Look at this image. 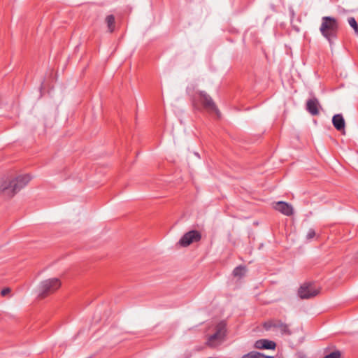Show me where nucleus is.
Returning a JSON list of instances; mask_svg holds the SVG:
<instances>
[{"mask_svg": "<svg viewBox=\"0 0 358 358\" xmlns=\"http://www.w3.org/2000/svg\"><path fill=\"white\" fill-rule=\"evenodd\" d=\"M201 239V234L199 231L191 230L181 237L178 244L182 247H187L193 243L199 242Z\"/></svg>", "mask_w": 358, "mask_h": 358, "instance_id": "obj_7", "label": "nucleus"}, {"mask_svg": "<svg viewBox=\"0 0 358 358\" xmlns=\"http://www.w3.org/2000/svg\"><path fill=\"white\" fill-rule=\"evenodd\" d=\"M274 208L287 216H290L294 213V209L292 205L285 201H278L275 203Z\"/></svg>", "mask_w": 358, "mask_h": 358, "instance_id": "obj_9", "label": "nucleus"}, {"mask_svg": "<svg viewBox=\"0 0 358 358\" xmlns=\"http://www.w3.org/2000/svg\"><path fill=\"white\" fill-rule=\"evenodd\" d=\"M262 327L266 331H269L272 328L278 329L282 334L287 336H290L292 334V331L289 329V324L283 322L280 320H269L264 322L262 324Z\"/></svg>", "mask_w": 358, "mask_h": 358, "instance_id": "obj_5", "label": "nucleus"}, {"mask_svg": "<svg viewBox=\"0 0 358 358\" xmlns=\"http://www.w3.org/2000/svg\"><path fill=\"white\" fill-rule=\"evenodd\" d=\"M301 358H305L304 357H301Z\"/></svg>", "mask_w": 358, "mask_h": 358, "instance_id": "obj_21", "label": "nucleus"}, {"mask_svg": "<svg viewBox=\"0 0 358 358\" xmlns=\"http://www.w3.org/2000/svg\"><path fill=\"white\" fill-rule=\"evenodd\" d=\"M315 236V231L313 229H310L306 234L307 240H311Z\"/></svg>", "mask_w": 358, "mask_h": 358, "instance_id": "obj_18", "label": "nucleus"}, {"mask_svg": "<svg viewBox=\"0 0 358 358\" xmlns=\"http://www.w3.org/2000/svg\"><path fill=\"white\" fill-rule=\"evenodd\" d=\"M61 286V282L58 278H54L43 280L41 282L39 286L38 296L41 299H44L50 294L54 293Z\"/></svg>", "mask_w": 358, "mask_h": 358, "instance_id": "obj_4", "label": "nucleus"}, {"mask_svg": "<svg viewBox=\"0 0 358 358\" xmlns=\"http://www.w3.org/2000/svg\"><path fill=\"white\" fill-rule=\"evenodd\" d=\"M320 289L313 282H305L299 289L298 294L301 299H310L317 296Z\"/></svg>", "mask_w": 358, "mask_h": 358, "instance_id": "obj_6", "label": "nucleus"}, {"mask_svg": "<svg viewBox=\"0 0 358 358\" xmlns=\"http://www.w3.org/2000/svg\"><path fill=\"white\" fill-rule=\"evenodd\" d=\"M348 22L350 26L354 29L355 34L358 36V24L354 17H350L348 18Z\"/></svg>", "mask_w": 358, "mask_h": 358, "instance_id": "obj_14", "label": "nucleus"}, {"mask_svg": "<svg viewBox=\"0 0 358 358\" xmlns=\"http://www.w3.org/2000/svg\"><path fill=\"white\" fill-rule=\"evenodd\" d=\"M339 27V22L336 18L331 16L322 17L320 31L330 45L333 43V40L337 38Z\"/></svg>", "mask_w": 358, "mask_h": 358, "instance_id": "obj_1", "label": "nucleus"}, {"mask_svg": "<svg viewBox=\"0 0 358 358\" xmlns=\"http://www.w3.org/2000/svg\"><path fill=\"white\" fill-rule=\"evenodd\" d=\"M261 358H274V357H273V356H266V355H264V354L261 353Z\"/></svg>", "mask_w": 358, "mask_h": 358, "instance_id": "obj_20", "label": "nucleus"}, {"mask_svg": "<svg viewBox=\"0 0 358 358\" xmlns=\"http://www.w3.org/2000/svg\"><path fill=\"white\" fill-rule=\"evenodd\" d=\"M320 106L317 99H310L306 102V110L312 115H317L320 113L318 106Z\"/></svg>", "mask_w": 358, "mask_h": 358, "instance_id": "obj_11", "label": "nucleus"}, {"mask_svg": "<svg viewBox=\"0 0 358 358\" xmlns=\"http://www.w3.org/2000/svg\"><path fill=\"white\" fill-rule=\"evenodd\" d=\"M323 358H341V352L338 350H336L324 356Z\"/></svg>", "mask_w": 358, "mask_h": 358, "instance_id": "obj_17", "label": "nucleus"}, {"mask_svg": "<svg viewBox=\"0 0 358 358\" xmlns=\"http://www.w3.org/2000/svg\"><path fill=\"white\" fill-rule=\"evenodd\" d=\"M334 127L339 131L345 130V122L341 114L334 115L332 117Z\"/></svg>", "mask_w": 358, "mask_h": 358, "instance_id": "obj_12", "label": "nucleus"}, {"mask_svg": "<svg viewBox=\"0 0 358 358\" xmlns=\"http://www.w3.org/2000/svg\"><path fill=\"white\" fill-rule=\"evenodd\" d=\"M10 292V289L7 287L5 289H3L1 292V294L3 296H5L6 295L8 294Z\"/></svg>", "mask_w": 358, "mask_h": 358, "instance_id": "obj_19", "label": "nucleus"}, {"mask_svg": "<svg viewBox=\"0 0 358 358\" xmlns=\"http://www.w3.org/2000/svg\"><path fill=\"white\" fill-rule=\"evenodd\" d=\"M31 180L29 175H22L8 181H5L1 186L2 192L8 197H13L17 192L26 186Z\"/></svg>", "mask_w": 358, "mask_h": 358, "instance_id": "obj_2", "label": "nucleus"}, {"mask_svg": "<svg viewBox=\"0 0 358 358\" xmlns=\"http://www.w3.org/2000/svg\"><path fill=\"white\" fill-rule=\"evenodd\" d=\"M224 324L222 323H220L217 326L215 333L210 336V337L208 338L207 344L210 347H215L217 345V341L220 342L222 340V338L224 336Z\"/></svg>", "mask_w": 358, "mask_h": 358, "instance_id": "obj_8", "label": "nucleus"}, {"mask_svg": "<svg viewBox=\"0 0 358 358\" xmlns=\"http://www.w3.org/2000/svg\"><path fill=\"white\" fill-rule=\"evenodd\" d=\"M254 347L256 349L274 350L276 347V343L268 339H259L255 341Z\"/></svg>", "mask_w": 358, "mask_h": 358, "instance_id": "obj_10", "label": "nucleus"}, {"mask_svg": "<svg viewBox=\"0 0 358 358\" xmlns=\"http://www.w3.org/2000/svg\"><path fill=\"white\" fill-rule=\"evenodd\" d=\"M106 23L107 24V27L108 31L112 33L115 29V17L113 15H108L106 17Z\"/></svg>", "mask_w": 358, "mask_h": 358, "instance_id": "obj_13", "label": "nucleus"}, {"mask_svg": "<svg viewBox=\"0 0 358 358\" xmlns=\"http://www.w3.org/2000/svg\"><path fill=\"white\" fill-rule=\"evenodd\" d=\"M245 268L244 266H237L236 267L234 271H233V275L235 276V277H238V278H241L245 274Z\"/></svg>", "mask_w": 358, "mask_h": 358, "instance_id": "obj_15", "label": "nucleus"}, {"mask_svg": "<svg viewBox=\"0 0 358 358\" xmlns=\"http://www.w3.org/2000/svg\"><path fill=\"white\" fill-rule=\"evenodd\" d=\"M241 358H261V352L252 351L243 355Z\"/></svg>", "mask_w": 358, "mask_h": 358, "instance_id": "obj_16", "label": "nucleus"}, {"mask_svg": "<svg viewBox=\"0 0 358 358\" xmlns=\"http://www.w3.org/2000/svg\"><path fill=\"white\" fill-rule=\"evenodd\" d=\"M199 103H201L203 108L208 112H218L213 99L204 91L196 92L192 97V104L194 108H199Z\"/></svg>", "mask_w": 358, "mask_h": 358, "instance_id": "obj_3", "label": "nucleus"}]
</instances>
